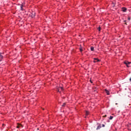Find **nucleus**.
I'll return each mask as SVG.
<instances>
[{
	"label": "nucleus",
	"instance_id": "1",
	"mask_svg": "<svg viewBox=\"0 0 131 131\" xmlns=\"http://www.w3.org/2000/svg\"><path fill=\"white\" fill-rule=\"evenodd\" d=\"M101 60H100V59L97 58H94V61L93 62L94 63H97V62H100Z\"/></svg>",
	"mask_w": 131,
	"mask_h": 131
},
{
	"label": "nucleus",
	"instance_id": "2",
	"mask_svg": "<svg viewBox=\"0 0 131 131\" xmlns=\"http://www.w3.org/2000/svg\"><path fill=\"white\" fill-rule=\"evenodd\" d=\"M124 64H125L126 65L127 67H129L128 65H129V64H131V62L126 61L124 62Z\"/></svg>",
	"mask_w": 131,
	"mask_h": 131
},
{
	"label": "nucleus",
	"instance_id": "3",
	"mask_svg": "<svg viewBox=\"0 0 131 131\" xmlns=\"http://www.w3.org/2000/svg\"><path fill=\"white\" fill-rule=\"evenodd\" d=\"M3 55H4V53H0V59H3L4 56H3Z\"/></svg>",
	"mask_w": 131,
	"mask_h": 131
},
{
	"label": "nucleus",
	"instance_id": "4",
	"mask_svg": "<svg viewBox=\"0 0 131 131\" xmlns=\"http://www.w3.org/2000/svg\"><path fill=\"white\" fill-rule=\"evenodd\" d=\"M17 128H20V127H23V126L21 124H18L17 126H16Z\"/></svg>",
	"mask_w": 131,
	"mask_h": 131
},
{
	"label": "nucleus",
	"instance_id": "5",
	"mask_svg": "<svg viewBox=\"0 0 131 131\" xmlns=\"http://www.w3.org/2000/svg\"><path fill=\"white\" fill-rule=\"evenodd\" d=\"M35 16V12H32V18L34 17Z\"/></svg>",
	"mask_w": 131,
	"mask_h": 131
},
{
	"label": "nucleus",
	"instance_id": "6",
	"mask_svg": "<svg viewBox=\"0 0 131 131\" xmlns=\"http://www.w3.org/2000/svg\"><path fill=\"white\" fill-rule=\"evenodd\" d=\"M63 88L62 87H59L58 90V92H60V91H63Z\"/></svg>",
	"mask_w": 131,
	"mask_h": 131
},
{
	"label": "nucleus",
	"instance_id": "7",
	"mask_svg": "<svg viewBox=\"0 0 131 131\" xmlns=\"http://www.w3.org/2000/svg\"><path fill=\"white\" fill-rule=\"evenodd\" d=\"M105 91L107 95H110V92H109V91L107 90V89H105Z\"/></svg>",
	"mask_w": 131,
	"mask_h": 131
},
{
	"label": "nucleus",
	"instance_id": "8",
	"mask_svg": "<svg viewBox=\"0 0 131 131\" xmlns=\"http://www.w3.org/2000/svg\"><path fill=\"white\" fill-rule=\"evenodd\" d=\"M126 8H125V7H123L122 8V11H123V12H126Z\"/></svg>",
	"mask_w": 131,
	"mask_h": 131
},
{
	"label": "nucleus",
	"instance_id": "9",
	"mask_svg": "<svg viewBox=\"0 0 131 131\" xmlns=\"http://www.w3.org/2000/svg\"><path fill=\"white\" fill-rule=\"evenodd\" d=\"M100 128H101V126L99 125V126H98L96 129H97V130H98V129H100Z\"/></svg>",
	"mask_w": 131,
	"mask_h": 131
},
{
	"label": "nucleus",
	"instance_id": "10",
	"mask_svg": "<svg viewBox=\"0 0 131 131\" xmlns=\"http://www.w3.org/2000/svg\"><path fill=\"white\" fill-rule=\"evenodd\" d=\"M91 51H94L95 49L93 47H91Z\"/></svg>",
	"mask_w": 131,
	"mask_h": 131
},
{
	"label": "nucleus",
	"instance_id": "11",
	"mask_svg": "<svg viewBox=\"0 0 131 131\" xmlns=\"http://www.w3.org/2000/svg\"><path fill=\"white\" fill-rule=\"evenodd\" d=\"M20 9H21V11H23V5H21V6H20Z\"/></svg>",
	"mask_w": 131,
	"mask_h": 131
},
{
	"label": "nucleus",
	"instance_id": "12",
	"mask_svg": "<svg viewBox=\"0 0 131 131\" xmlns=\"http://www.w3.org/2000/svg\"><path fill=\"white\" fill-rule=\"evenodd\" d=\"M66 105V103H64L62 105V107H64Z\"/></svg>",
	"mask_w": 131,
	"mask_h": 131
},
{
	"label": "nucleus",
	"instance_id": "13",
	"mask_svg": "<svg viewBox=\"0 0 131 131\" xmlns=\"http://www.w3.org/2000/svg\"><path fill=\"white\" fill-rule=\"evenodd\" d=\"M110 120H112V119H113V116H110Z\"/></svg>",
	"mask_w": 131,
	"mask_h": 131
},
{
	"label": "nucleus",
	"instance_id": "14",
	"mask_svg": "<svg viewBox=\"0 0 131 131\" xmlns=\"http://www.w3.org/2000/svg\"><path fill=\"white\" fill-rule=\"evenodd\" d=\"M85 115H89V112H86Z\"/></svg>",
	"mask_w": 131,
	"mask_h": 131
},
{
	"label": "nucleus",
	"instance_id": "15",
	"mask_svg": "<svg viewBox=\"0 0 131 131\" xmlns=\"http://www.w3.org/2000/svg\"><path fill=\"white\" fill-rule=\"evenodd\" d=\"M98 30H99V31H101V27H99L98 28Z\"/></svg>",
	"mask_w": 131,
	"mask_h": 131
},
{
	"label": "nucleus",
	"instance_id": "16",
	"mask_svg": "<svg viewBox=\"0 0 131 131\" xmlns=\"http://www.w3.org/2000/svg\"><path fill=\"white\" fill-rule=\"evenodd\" d=\"M112 5H113V7H115V4H114V3H112Z\"/></svg>",
	"mask_w": 131,
	"mask_h": 131
},
{
	"label": "nucleus",
	"instance_id": "17",
	"mask_svg": "<svg viewBox=\"0 0 131 131\" xmlns=\"http://www.w3.org/2000/svg\"><path fill=\"white\" fill-rule=\"evenodd\" d=\"M79 50H80V52H82V48H80L79 49Z\"/></svg>",
	"mask_w": 131,
	"mask_h": 131
},
{
	"label": "nucleus",
	"instance_id": "18",
	"mask_svg": "<svg viewBox=\"0 0 131 131\" xmlns=\"http://www.w3.org/2000/svg\"><path fill=\"white\" fill-rule=\"evenodd\" d=\"M103 117H107V115H104Z\"/></svg>",
	"mask_w": 131,
	"mask_h": 131
},
{
	"label": "nucleus",
	"instance_id": "19",
	"mask_svg": "<svg viewBox=\"0 0 131 131\" xmlns=\"http://www.w3.org/2000/svg\"><path fill=\"white\" fill-rule=\"evenodd\" d=\"M102 127H105V125L104 124H102Z\"/></svg>",
	"mask_w": 131,
	"mask_h": 131
},
{
	"label": "nucleus",
	"instance_id": "20",
	"mask_svg": "<svg viewBox=\"0 0 131 131\" xmlns=\"http://www.w3.org/2000/svg\"><path fill=\"white\" fill-rule=\"evenodd\" d=\"M128 20H130V17H128Z\"/></svg>",
	"mask_w": 131,
	"mask_h": 131
},
{
	"label": "nucleus",
	"instance_id": "21",
	"mask_svg": "<svg viewBox=\"0 0 131 131\" xmlns=\"http://www.w3.org/2000/svg\"><path fill=\"white\" fill-rule=\"evenodd\" d=\"M91 82H92V81H91Z\"/></svg>",
	"mask_w": 131,
	"mask_h": 131
}]
</instances>
